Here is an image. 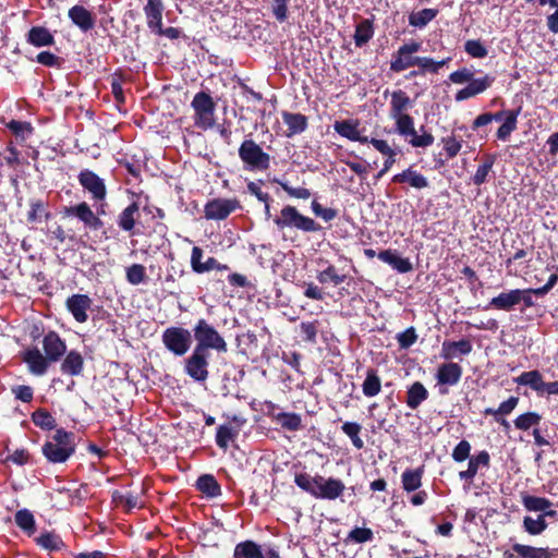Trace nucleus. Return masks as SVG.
Returning a JSON list of instances; mask_svg holds the SVG:
<instances>
[{
  "label": "nucleus",
  "mask_w": 558,
  "mask_h": 558,
  "mask_svg": "<svg viewBox=\"0 0 558 558\" xmlns=\"http://www.w3.org/2000/svg\"><path fill=\"white\" fill-rule=\"evenodd\" d=\"M389 117L395 121L396 132L402 137H410L409 144L414 148H426L434 144V135L421 126V134L414 128V119L408 113L413 102L409 95L397 89L390 94Z\"/></svg>",
  "instance_id": "f257e3e1"
},
{
  "label": "nucleus",
  "mask_w": 558,
  "mask_h": 558,
  "mask_svg": "<svg viewBox=\"0 0 558 558\" xmlns=\"http://www.w3.org/2000/svg\"><path fill=\"white\" fill-rule=\"evenodd\" d=\"M294 483L302 490L306 492L316 499L335 500L344 493V483L336 477H324L319 474L315 476L308 473H296Z\"/></svg>",
  "instance_id": "f03ea898"
},
{
  "label": "nucleus",
  "mask_w": 558,
  "mask_h": 558,
  "mask_svg": "<svg viewBox=\"0 0 558 558\" xmlns=\"http://www.w3.org/2000/svg\"><path fill=\"white\" fill-rule=\"evenodd\" d=\"M75 435L63 428L56 429L41 447L44 457L54 464L66 462L75 453Z\"/></svg>",
  "instance_id": "7ed1b4c3"
},
{
  "label": "nucleus",
  "mask_w": 558,
  "mask_h": 558,
  "mask_svg": "<svg viewBox=\"0 0 558 558\" xmlns=\"http://www.w3.org/2000/svg\"><path fill=\"white\" fill-rule=\"evenodd\" d=\"M279 230L294 229L304 233L319 232L323 227L313 218L301 214L296 207L286 205L274 219Z\"/></svg>",
  "instance_id": "20e7f679"
},
{
  "label": "nucleus",
  "mask_w": 558,
  "mask_h": 558,
  "mask_svg": "<svg viewBox=\"0 0 558 558\" xmlns=\"http://www.w3.org/2000/svg\"><path fill=\"white\" fill-rule=\"evenodd\" d=\"M193 336L196 341L195 349L209 352L215 350L218 353H226L228 344L219 331L206 319L201 318L193 327Z\"/></svg>",
  "instance_id": "39448f33"
},
{
  "label": "nucleus",
  "mask_w": 558,
  "mask_h": 558,
  "mask_svg": "<svg viewBox=\"0 0 558 558\" xmlns=\"http://www.w3.org/2000/svg\"><path fill=\"white\" fill-rule=\"evenodd\" d=\"M239 157L246 170L266 171L270 167V156L252 138L244 140L239 147Z\"/></svg>",
  "instance_id": "423d86ee"
},
{
  "label": "nucleus",
  "mask_w": 558,
  "mask_h": 558,
  "mask_svg": "<svg viewBox=\"0 0 558 558\" xmlns=\"http://www.w3.org/2000/svg\"><path fill=\"white\" fill-rule=\"evenodd\" d=\"M82 189L90 195L92 201L98 205V213L105 214L107 186L102 178L89 169H83L77 175Z\"/></svg>",
  "instance_id": "0eeeda50"
},
{
  "label": "nucleus",
  "mask_w": 558,
  "mask_h": 558,
  "mask_svg": "<svg viewBox=\"0 0 558 558\" xmlns=\"http://www.w3.org/2000/svg\"><path fill=\"white\" fill-rule=\"evenodd\" d=\"M191 106L194 110V124L198 129L208 130L215 125L216 104L211 96L205 92H198Z\"/></svg>",
  "instance_id": "6e6552de"
},
{
  "label": "nucleus",
  "mask_w": 558,
  "mask_h": 558,
  "mask_svg": "<svg viewBox=\"0 0 558 558\" xmlns=\"http://www.w3.org/2000/svg\"><path fill=\"white\" fill-rule=\"evenodd\" d=\"M161 341L165 348L175 356L185 355L192 345V335L189 329L171 326L163 330Z\"/></svg>",
  "instance_id": "1a4fd4ad"
},
{
  "label": "nucleus",
  "mask_w": 558,
  "mask_h": 558,
  "mask_svg": "<svg viewBox=\"0 0 558 558\" xmlns=\"http://www.w3.org/2000/svg\"><path fill=\"white\" fill-rule=\"evenodd\" d=\"M210 353L193 349L192 353L184 360V372L194 381L204 384L209 377Z\"/></svg>",
  "instance_id": "9d476101"
},
{
  "label": "nucleus",
  "mask_w": 558,
  "mask_h": 558,
  "mask_svg": "<svg viewBox=\"0 0 558 558\" xmlns=\"http://www.w3.org/2000/svg\"><path fill=\"white\" fill-rule=\"evenodd\" d=\"M422 48V44L416 40H410L398 48L392 54L390 70L395 73L403 72L418 63V56H415Z\"/></svg>",
  "instance_id": "9b49d317"
},
{
  "label": "nucleus",
  "mask_w": 558,
  "mask_h": 558,
  "mask_svg": "<svg viewBox=\"0 0 558 558\" xmlns=\"http://www.w3.org/2000/svg\"><path fill=\"white\" fill-rule=\"evenodd\" d=\"M63 214L66 217L77 218L84 225V228L88 230H98L104 226V221L99 217V215L102 214L98 211L94 213L87 202H81L73 206H66L63 209Z\"/></svg>",
  "instance_id": "f8f14e48"
},
{
  "label": "nucleus",
  "mask_w": 558,
  "mask_h": 558,
  "mask_svg": "<svg viewBox=\"0 0 558 558\" xmlns=\"http://www.w3.org/2000/svg\"><path fill=\"white\" fill-rule=\"evenodd\" d=\"M240 208L241 204L236 198H214L204 206V216L208 220H223Z\"/></svg>",
  "instance_id": "ddd939ff"
},
{
  "label": "nucleus",
  "mask_w": 558,
  "mask_h": 558,
  "mask_svg": "<svg viewBox=\"0 0 558 558\" xmlns=\"http://www.w3.org/2000/svg\"><path fill=\"white\" fill-rule=\"evenodd\" d=\"M462 366L458 363L449 362L442 363L438 366L435 374L437 385L439 386V392L441 395L448 393L447 387L456 386L462 377Z\"/></svg>",
  "instance_id": "4468645a"
},
{
  "label": "nucleus",
  "mask_w": 558,
  "mask_h": 558,
  "mask_svg": "<svg viewBox=\"0 0 558 558\" xmlns=\"http://www.w3.org/2000/svg\"><path fill=\"white\" fill-rule=\"evenodd\" d=\"M21 357L27 365L29 373L35 376L45 375L51 363L36 347L25 349L22 352Z\"/></svg>",
  "instance_id": "2eb2a0df"
},
{
  "label": "nucleus",
  "mask_w": 558,
  "mask_h": 558,
  "mask_svg": "<svg viewBox=\"0 0 558 558\" xmlns=\"http://www.w3.org/2000/svg\"><path fill=\"white\" fill-rule=\"evenodd\" d=\"M43 349L46 357L54 363L65 354L66 344L58 332L50 330L43 338Z\"/></svg>",
  "instance_id": "dca6fc26"
},
{
  "label": "nucleus",
  "mask_w": 558,
  "mask_h": 558,
  "mask_svg": "<svg viewBox=\"0 0 558 558\" xmlns=\"http://www.w3.org/2000/svg\"><path fill=\"white\" fill-rule=\"evenodd\" d=\"M92 299L86 294H73L68 298L65 306L77 323H86L88 319L87 311L90 310Z\"/></svg>",
  "instance_id": "f3484780"
},
{
  "label": "nucleus",
  "mask_w": 558,
  "mask_h": 558,
  "mask_svg": "<svg viewBox=\"0 0 558 558\" xmlns=\"http://www.w3.org/2000/svg\"><path fill=\"white\" fill-rule=\"evenodd\" d=\"M494 82H495V77L489 74H486L478 78L472 77V81H470L465 87L460 89L454 95V99L457 101H462V100L475 97L476 95L482 94L486 89H488L493 85Z\"/></svg>",
  "instance_id": "a211bd4d"
},
{
  "label": "nucleus",
  "mask_w": 558,
  "mask_h": 558,
  "mask_svg": "<svg viewBox=\"0 0 558 558\" xmlns=\"http://www.w3.org/2000/svg\"><path fill=\"white\" fill-rule=\"evenodd\" d=\"M140 216V206L138 203L133 202L128 205L121 213L117 216V225L120 230L126 232L130 236L137 234L136 223L137 218Z\"/></svg>",
  "instance_id": "6ab92c4d"
},
{
  "label": "nucleus",
  "mask_w": 558,
  "mask_h": 558,
  "mask_svg": "<svg viewBox=\"0 0 558 558\" xmlns=\"http://www.w3.org/2000/svg\"><path fill=\"white\" fill-rule=\"evenodd\" d=\"M512 551H505L504 558H553V551L545 547H534L515 543L511 547Z\"/></svg>",
  "instance_id": "aec40b11"
},
{
  "label": "nucleus",
  "mask_w": 558,
  "mask_h": 558,
  "mask_svg": "<svg viewBox=\"0 0 558 558\" xmlns=\"http://www.w3.org/2000/svg\"><path fill=\"white\" fill-rule=\"evenodd\" d=\"M335 131L342 137L361 144L368 143V137L361 134L359 120H341L333 124Z\"/></svg>",
  "instance_id": "412c9836"
},
{
  "label": "nucleus",
  "mask_w": 558,
  "mask_h": 558,
  "mask_svg": "<svg viewBox=\"0 0 558 558\" xmlns=\"http://www.w3.org/2000/svg\"><path fill=\"white\" fill-rule=\"evenodd\" d=\"M490 456L486 450H482L469 459L468 469L459 472V477L468 483H473L481 468H489Z\"/></svg>",
  "instance_id": "4be33fe9"
},
{
  "label": "nucleus",
  "mask_w": 558,
  "mask_h": 558,
  "mask_svg": "<svg viewBox=\"0 0 558 558\" xmlns=\"http://www.w3.org/2000/svg\"><path fill=\"white\" fill-rule=\"evenodd\" d=\"M69 19L74 25H76L82 32L87 33L95 26V16L83 5H74L68 12Z\"/></svg>",
  "instance_id": "5701e85b"
},
{
  "label": "nucleus",
  "mask_w": 558,
  "mask_h": 558,
  "mask_svg": "<svg viewBox=\"0 0 558 558\" xmlns=\"http://www.w3.org/2000/svg\"><path fill=\"white\" fill-rule=\"evenodd\" d=\"M472 342L468 339L458 341L445 340L441 344L440 356L444 360H452L458 355H468L472 352Z\"/></svg>",
  "instance_id": "b1692460"
},
{
  "label": "nucleus",
  "mask_w": 558,
  "mask_h": 558,
  "mask_svg": "<svg viewBox=\"0 0 558 558\" xmlns=\"http://www.w3.org/2000/svg\"><path fill=\"white\" fill-rule=\"evenodd\" d=\"M378 258L391 266L395 270L400 274L410 272L413 269L412 263L409 258L401 257L397 251L384 250L378 253Z\"/></svg>",
  "instance_id": "393cba45"
},
{
  "label": "nucleus",
  "mask_w": 558,
  "mask_h": 558,
  "mask_svg": "<svg viewBox=\"0 0 558 558\" xmlns=\"http://www.w3.org/2000/svg\"><path fill=\"white\" fill-rule=\"evenodd\" d=\"M26 41L37 48L49 47L54 44V37L48 28L33 26L26 35Z\"/></svg>",
  "instance_id": "a878e982"
},
{
  "label": "nucleus",
  "mask_w": 558,
  "mask_h": 558,
  "mask_svg": "<svg viewBox=\"0 0 558 558\" xmlns=\"http://www.w3.org/2000/svg\"><path fill=\"white\" fill-rule=\"evenodd\" d=\"M163 9L162 0H147V3L144 5L143 10L146 16L147 26L151 32L158 25H161Z\"/></svg>",
  "instance_id": "bb28decb"
},
{
  "label": "nucleus",
  "mask_w": 558,
  "mask_h": 558,
  "mask_svg": "<svg viewBox=\"0 0 558 558\" xmlns=\"http://www.w3.org/2000/svg\"><path fill=\"white\" fill-rule=\"evenodd\" d=\"M322 284L340 286L348 279V275L338 269L335 265L327 263V266L318 271L316 276Z\"/></svg>",
  "instance_id": "cd10ccee"
},
{
  "label": "nucleus",
  "mask_w": 558,
  "mask_h": 558,
  "mask_svg": "<svg viewBox=\"0 0 558 558\" xmlns=\"http://www.w3.org/2000/svg\"><path fill=\"white\" fill-rule=\"evenodd\" d=\"M513 381L519 386L530 387L533 391L537 393V396L542 397V387L544 384V377L542 373L537 369L527 371L521 373L518 377L513 379Z\"/></svg>",
  "instance_id": "c85d7f7f"
},
{
  "label": "nucleus",
  "mask_w": 558,
  "mask_h": 558,
  "mask_svg": "<svg viewBox=\"0 0 558 558\" xmlns=\"http://www.w3.org/2000/svg\"><path fill=\"white\" fill-rule=\"evenodd\" d=\"M392 182L395 183H409L410 186L414 189H425L428 186L427 179L417 172L416 170H413L412 167L408 168L401 173H398L393 175Z\"/></svg>",
  "instance_id": "c756f323"
},
{
  "label": "nucleus",
  "mask_w": 558,
  "mask_h": 558,
  "mask_svg": "<svg viewBox=\"0 0 558 558\" xmlns=\"http://www.w3.org/2000/svg\"><path fill=\"white\" fill-rule=\"evenodd\" d=\"M424 466L407 469L401 474L402 488L407 493L416 492L422 486Z\"/></svg>",
  "instance_id": "7c9ffc66"
},
{
  "label": "nucleus",
  "mask_w": 558,
  "mask_h": 558,
  "mask_svg": "<svg viewBox=\"0 0 558 558\" xmlns=\"http://www.w3.org/2000/svg\"><path fill=\"white\" fill-rule=\"evenodd\" d=\"M84 368V359L82 354L75 350H71L61 363V372L71 376H78Z\"/></svg>",
  "instance_id": "2f4dec72"
},
{
  "label": "nucleus",
  "mask_w": 558,
  "mask_h": 558,
  "mask_svg": "<svg viewBox=\"0 0 558 558\" xmlns=\"http://www.w3.org/2000/svg\"><path fill=\"white\" fill-rule=\"evenodd\" d=\"M517 298V289L501 292L490 300L488 306L498 311L510 312L518 305Z\"/></svg>",
  "instance_id": "473e14b6"
},
{
  "label": "nucleus",
  "mask_w": 558,
  "mask_h": 558,
  "mask_svg": "<svg viewBox=\"0 0 558 558\" xmlns=\"http://www.w3.org/2000/svg\"><path fill=\"white\" fill-rule=\"evenodd\" d=\"M282 119L288 126L287 136L291 137L295 134L304 132L307 128V118L302 113L283 112Z\"/></svg>",
  "instance_id": "72a5a7b5"
},
{
  "label": "nucleus",
  "mask_w": 558,
  "mask_h": 558,
  "mask_svg": "<svg viewBox=\"0 0 558 558\" xmlns=\"http://www.w3.org/2000/svg\"><path fill=\"white\" fill-rule=\"evenodd\" d=\"M427 389L422 383L415 381L408 388L405 402L410 409L415 410L421 405L422 402L427 400Z\"/></svg>",
  "instance_id": "f704fd0d"
},
{
  "label": "nucleus",
  "mask_w": 558,
  "mask_h": 558,
  "mask_svg": "<svg viewBox=\"0 0 558 558\" xmlns=\"http://www.w3.org/2000/svg\"><path fill=\"white\" fill-rule=\"evenodd\" d=\"M381 390V379L377 369L367 368L365 379L362 384L363 395L367 398L376 397Z\"/></svg>",
  "instance_id": "c9c22d12"
},
{
  "label": "nucleus",
  "mask_w": 558,
  "mask_h": 558,
  "mask_svg": "<svg viewBox=\"0 0 558 558\" xmlns=\"http://www.w3.org/2000/svg\"><path fill=\"white\" fill-rule=\"evenodd\" d=\"M196 488L198 492L209 498L217 497L221 494V488L215 476L210 474H204L198 477L196 482Z\"/></svg>",
  "instance_id": "e433bc0d"
},
{
  "label": "nucleus",
  "mask_w": 558,
  "mask_h": 558,
  "mask_svg": "<svg viewBox=\"0 0 558 558\" xmlns=\"http://www.w3.org/2000/svg\"><path fill=\"white\" fill-rule=\"evenodd\" d=\"M450 61V58L441 61H435L428 57H420L416 66L418 71H412L411 76L424 75L425 73L436 74L438 71Z\"/></svg>",
  "instance_id": "4c0bfd02"
},
{
  "label": "nucleus",
  "mask_w": 558,
  "mask_h": 558,
  "mask_svg": "<svg viewBox=\"0 0 558 558\" xmlns=\"http://www.w3.org/2000/svg\"><path fill=\"white\" fill-rule=\"evenodd\" d=\"M234 558H264V553L258 544L253 541L239 543L233 553Z\"/></svg>",
  "instance_id": "58836bf2"
},
{
  "label": "nucleus",
  "mask_w": 558,
  "mask_h": 558,
  "mask_svg": "<svg viewBox=\"0 0 558 558\" xmlns=\"http://www.w3.org/2000/svg\"><path fill=\"white\" fill-rule=\"evenodd\" d=\"M374 36V25L373 22L368 19H363L355 26L354 33V44L356 47H362L367 44L371 38Z\"/></svg>",
  "instance_id": "ea45409f"
},
{
  "label": "nucleus",
  "mask_w": 558,
  "mask_h": 558,
  "mask_svg": "<svg viewBox=\"0 0 558 558\" xmlns=\"http://www.w3.org/2000/svg\"><path fill=\"white\" fill-rule=\"evenodd\" d=\"M520 114V108L511 110L504 123L498 128L496 136L500 141H507L511 133L517 130L518 117Z\"/></svg>",
  "instance_id": "a19ab883"
},
{
  "label": "nucleus",
  "mask_w": 558,
  "mask_h": 558,
  "mask_svg": "<svg viewBox=\"0 0 558 558\" xmlns=\"http://www.w3.org/2000/svg\"><path fill=\"white\" fill-rule=\"evenodd\" d=\"M276 423L279 424L282 429L289 432H298L303 428L301 415L294 412L282 411Z\"/></svg>",
  "instance_id": "79ce46f5"
},
{
  "label": "nucleus",
  "mask_w": 558,
  "mask_h": 558,
  "mask_svg": "<svg viewBox=\"0 0 558 558\" xmlns=\"http://www.w3.org/2000/svg\"><path fill=\"white\" fill-rule=\"evenodd\" d=\"M32 422L44 430H52L57 426L56 418L46 409H37L32 413Z\"/></svg>",
  "instance_id": "37998d69"
},
{
  "label": "nucleus",
  "mask_w": 558,
  "mask_h": 558,
  "mask_svg": "<svg viewBox=\"0 0 558 558\" xmlns=\"http://www.w3.org/2000/svg\"><path fill=\"white\" fill-rule=\"evenodd\" d=\"M239 429L230 425H220L216 433V444L220 449L227 450L231 441L235 440Z\"/></svg>",
  "instance_id": "c03bdc74"
},
{
  "label": "nucleus",
  "mask_w": 558,
  "mask_h": 558,
  "mask_svg": "<svg viewBox=\"0 0 558 558\" xmlns=\"http://www.w3.org/2000/svg\"><path fill=\"white\" fill-rule=\"evenodd\" d=\"M522 505L527 511L533 512H543L553 507V502L549 499L532 495H523Z\"/></svg>",
  "instance_id": "a18cd8bd"
},
{
  "label": "nucleus",
  "mask_w": 558,
  "mask_h": 558,
  "mask_svg": "<svg viewBox=\"0 0 558 558\" xmlns=\"http://www.w3.org/2000/svg\"><path fill=\"white\" fill-rule=\"evenodd\" d=\"M37 545L49 551H58L64 543L61 537L53 532H46L35 538Z\"/></svg>",
  "instance_id": "49530a36"
},
{
  "label": "nucleus",
  "mask_w": 558,
  "mask_h": 558,
  "mask_svg": "<svg viewBox=\"0 0 558 558\" xmlns=\"http://www.w3.org/2000/svg\"><path fill=\"white\" fill-rule=\"evenodd\" d=\"M14 521L16 525L23 530L28 536H32L35 533V519L33 513L27 509H22L16 511L14 515Z\"/></svg>",
  "instance_id": "de8ad7c7"
},
{
  "label": "nucleus",
  "mask_w": 558,
  "mask_h": 558,
  "mask_svg": "<svg viewBox=\"0 0 558 558\" xmlns=\"http://www.w3.org/2000/svg\"><path fill=\"white\" fill-rule=\"evenodd\" d=\"M547 526L545 515H538L535 519L530 515L523 518L522 527L530 535H541Z\"/></svg>",
  "instance_id": "09e8293b"
},
{
  "label": "nucleus",
  "mask_w": 558,
  "mask_h": 558,
  "mask_svg": "<svg viewBox=\"0 0 558 558\" xmlns=\"http://www.w3.org/2000/svg\"><path fill=\"white\" fill-rule=\"evenodd\" d=\"M495 156L486 155L484 157V161L480 165L472 178V181L475 185L481 186L487 181L489 173L492 172L493 166L495 163Z\"/></svg>",
  "instance_id": "8fccbe9b"
},
{
  "label": "nucleus",
  "mask_w": 558,
  "mask_h": 558,
  "mask_svg": "<svg viewBox=\"0 0 558 558\" xmlns=\"http://www.w3.org/2000/svg\"><path fill=\"white\" fill-rule=\"evenodd\" d=\"M438 14L436 9H423L417 12H413L409 16V23L411 26L422 28L433 21Z\"/></svg>",
  "instance_id": "3c124183"
},
{
  "label": "nucleus",
  "mask_w": 558,
  "mask_h": 558,
  "mask_svg": "<svg viewBox=\"0 0 558 558\" xmlns=\"http://www.w3.org/2000/svg\"><path fill=\"white\" fill-rule=\"evenodd\" d=\"M125 277L132 286L144 283L147 280L146 268L142 264H133L126 268Z\"/></svg>",
  "instance_id": "603ef678"
},
{
  "label": "nucleus",
  "mask_w": 558,
  "mask_h": 558,
  "mask_svg": "<svg viewBox=\"0 0 558 558\" xmlns=\"http://www.w3.org/2000/svg\"><path fill=\"white\" fill-rule=\"evenodd\" d=\"M7 128L20 138L21 142H24L34 131V128L29 122L11 120L7 123Z\"/></svg>",
  "instance_id": "864d4df0"
},
{
  "label": "nucleus",
  "mask_w": 558,
  "mask_h": 558,
  "mask_svg": "<svg viewBox=\"0 0 558 558\" xmlns=\"http://www.w3.org/2000/svg\"><path fill=\"white\" fill-rule=\"evenodd\" d=\"M542 416L535 412H526L514 420V426L520 430H529L541 423Z\"/></svg>",
  "instance_id": "5fc2aeb1"
},
{
  "label": "nucleus",
  "mask_w": 558,
  "mask_h": 558,
  "mask_svg": "<svg viewBox=\"0 0 558 558\" xmlns=\"http://www.w3.org/2000/svg\"><path fill=\"white\" fill-rule=\"evenodd\" d=\"M444 151L447 160H451L458 156L462 148V141L454 135H449L441 138Z\"/></svg>",
  "instance_id": "6e6d98bb"
},
{
  "label": "nucleus",
  "mask_w": 558,
  "mask_h": 558,
  "mask_svg": "<svg viewBox=\"0 0 558 558\" xmlns=\"http://www.w3.org/2000/svg\"><path fill=\"white\" fill-rule=\"evenodd\" d=\"M342 432L351 439L352 445L356 449H362L364 447V441L360 437V433L362 426L354 422H345L342 427Z\"/></svg>",
  "instance_id": "4d7b16f0"
},
{
  "label": "nucleus",
  "mask_w": 558,
  "mask_h": 558,
  "mask_svg": "<svg viewBox=\"0 0 558 558\" xmlns=\"http://www.w3.org/2000/svg\"><path fill=\"white\" fill-rule=\"evenodd\" d=\"M319 322H302L300 325L301 335L304 341L315 343L319 330Z\"/></svg>",
  "instance_id": "13d9d810"
},
{
  "label": "nucleus",
  "mask_w": 558,
  "mask_h": 558,
  "mask_svg": "<svg viewBox=\"0 0 558 558\" xmlns=\"http://www.w3.org/2000/svg\"><path fill=\"white\" fill-rule=\"evenodd\" d=\"M374 537V533L368 527H354L348 535V541L361 544L371 542Z\"/></svg>",
  "instance_id": "bf43d9fd"
},
{
  "label": "nucleus",
  "mask_w": 558,
  "mask_h": 558,
  "mask_svg": "<svg viewBox=\"0 0 558 558\" xmlns=\"http://www.w3.org/2000/svg\"><path fill=\"white\" fill-rule=\"evenodd\" d=\"M464 50L468 54L477 59L485 58L488 53L486 47L480 40L475 39L468 40L464 44Z\"/></svg>",
  "instance_id": "052dcab7"
},
{
  "label": "nucleus",
  "mask_w": 558,
  "mask_h": 558,
  "mask_svg": "<svg viewBox=\"0 0 558 558\" xmlns=\"http://www.w3.org/2000/svg\"><path fill=\"white\" fill-rule=\"evenodd\" d=\"M122 83H123V75L121 73L116 72L111 78V93L114 97V100L119 105L124 104V101H125Z\"/></svg>",
  "instance_id": "680f3d73"
},
{
  "label": "nucleus",
  "mask_w": 558,
  "mask_h": 558,
  "mask_svg": "<svg viewBox=\"0 0 558 558\" xmlns=\"http://www.w3.org/2000/svg\"><path fill=\"white\" fill-rule=\"evenodd\" d=\"M397 341L401 349H409L417 340V335L414 327H409L404 331L397 335Z\"/></svg>",
  "instance_id": "e2e57ef3"
},
{
  "label": "nucleus",
  "mask_w": 558,
  "mask_h": 558,
  "mask_svg": "<svg viewBox=\"0 0 558 558\" xmlns=\"http://www.w3.org/2000/svg\"><path fill=\"white\" fill-rule=\"evenodd\" d=\"M471 444L463 439L452 450L451 457L456 462H463L470 459Z\"/></svg>",
  "instance_id": "0e129e2a"
},
{
  "label": "nucleus",
  "mask_w": 558,
  "mask_h": 558,
  "mask_svg": "<svg viewBox=\"0 0 558 558\" xmlns=\"http://www.w3.org/2000/svg\"><path fill=\"white\" fill-rule=\"evenodd\" d=\"M311 209L315 216L320 217L325 221H331L336 218L337 211L333 208H326L316 199H314L311 204Z\"/></svg>",
  "instance_id": "69168bd1"
},
{
  "label": "nucleus",
  "mask_w": 558,
  "mask_h": 558,
  "mask_svg": "<svg viewBox=\"0 0 558 558\" xmlns=\"http://www.w3.org/2000/svg\"><path fill=\"white\" fill-rule=\"evenodd\" d=\"M3 158L5 163L11 168H16L21 163L20 151L14 146L13 142H9Z\"/></svg>",
  "instance_id": "338daca9"
},
{
  "label": "nucleus",
  "mask_w": 558,
  "mask_h": 558,
  "mask_svg": "<svg viewBox=\"0 0 558 558\" xmlns=\"http://www.w3.org/2000/svg\"><path fill=\"white\" fill-rule=\"evenodd\" d=\"M12 393L17 400L29 403L34 398V390L31 386L20 385L12 388Z\"/></svg>",
  "instance_id": "774afa93"
}]
</instances>
